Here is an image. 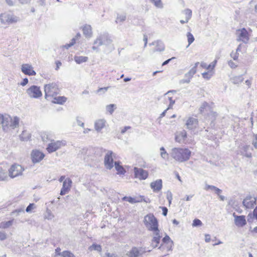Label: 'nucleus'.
I'll list each match as a JSON object with an SVG mask.
<instances>
[{
	"mask_svg": "<svg viewBox=\"0 0 257 257\" xmlns=\"http://www.w3.org/2000/svg\"><path fill=\"white\" fill-rule=\"evenodd\" d=\"M14 222V219L8 221H2L0 223V229H5L11 227Z\"/></svg>",
	"mask_w": 257,
	"mask_h": 257,
	"instance_id": "4c0bfd02",
	"label": "nucleus"
},
{
	"mask_svg": "<svg viewBox=\"0 0 257 257\" xmlns=\"http://www.w3.org/2000/svg\"><path fill=\"white\" fill-rule=\"evenodd\" d=\"M153 238L151 240V246L153 248L157 247L160 242L162 236L160 235V231H153Z\"/></svg>",
	"mask_w": 257,
	"mask_h": 257,
	"instance_id": "aec40b11",
	"label": "nucleus"
},
{
	"mask_svg": "<svg viewBox=\"0 0 257 257\" xmlns=\"http://www.w3.org/2000/svg\"><path fill=\"white\" fill-rule=\"evenodd\" d=\"M250 146L249 145H245L240 148L239 153L247 158H251L252 157L251 153L249 151Z\"/></svg>",
	"mask_w": 257,
	"mask_h": 257,
	"instance_id": "393cba45",
	"label": "nucleus"
},
{
	"mask_svg": "<svg viewBox=\"0 0 257 257\" xmlns=\"http://www.w3.org/2000/svg\"><path fill=\"white\" fill-rule=\"evenodd\" d=\"M28 82H29V80H28V78H25L23 80V81L21 82L20 84H21V85L24 86L28 83Z\"/></svg>",
	"mask_w": 257,
	"mask_h": 257,
	"instance_id": "774afa93",
	"label": "nucleus"
},
{
	"mask_svg": "<svg viewBox=\"0 0 257 257\" xmlns=\"http://www.w3.org/2000/svg\"><path fill=\"white\" fill-rule=\"evenodd\" d=\"M127 201H128V202H129L130 203H136V202H139V201L136 200L134 198H133V197H128Z\"/></svg>",
	"mask_w": 257,
	"mask_h": 257,
	"instance_id": "69168bd1",
	"label": "nucleus"
},
{
	"mask_svg": "<svg viewBox=\"0 0 257 257\" xmlns=\"http://www.w3.org/2000/svg\"><path fill=\"white\" fill-rule=\"evenodd\" d=\"M5 1H6V3L9 6H14L16 4L17 0H5Z\"/></svg>",
	"mask_w": 257,
	"mask_h": 257,
	"instance_id": "e2e57ef3",
	"label": "nucleus"
},
{
	"mask_svg": "<svg viewBox=\"0 0 257 257\" xmlns=\"http://www.w3.org/2000/svg\"><path fill=\"white\" fill-rule=\"evenodd\" d=\"M166 198L168 200L169 204H171L172 200L173 199V195L170 191H168L167 192Z\"/></svg>",
	"mask_w": 257,
	"mask_h": 257,
	"instance_id": "864d4df0",
	"label": "nucleus"
},
{
	"mask_svg": "<svg viewBox=\"0 0 257 257\" xmlns=\"http://www.w3.org/2000/svg\"><path fill=\"white\" fill-rule=\"evenodd\" d=\"M159 249L163 251H171L172 250V247H171V248L170 249H169L168 244L162 243L159 246Z\"/></svg>",
	"mask_w": 257,
	"mask_h": 257,
	"instance_id": "de8ad7c7",
	"label": "nucleus"
},
{
	"mask_svg": "<svg viewBox=\"0 0 257 257\" xmlns=\"http://www.w3.org/2000/svg\"><path fill=\"white\" fill-rule=\"evenodd\" d=\"M144 222L148 230L153 232L159 230L158 220L153 214L150 213L146 215Z\"/></svg>",
	"mask_w": 257,
	"mask_h": 257,
	"instance_id": "7ed1b4c3",
	"label": "nucleus"
},
{
	"mask_svg": "<svg viewBox=\"0 0 257 257\" xmlns=\"http://www.w3.org/2000/svg\"><path fill=\"white\" fill-rule=\"evenodd\" d=\"M170 155L175 161L182 163L190 159L191 152L187 148L175 147L171 150Z\"/></svg>",
	"mask_w": 257,
	"mask_h": 257,
	"instance_id": "f257e3e1",
	"label": "nucleus"
},
{
	"mask_svg": "<svg viewBox=\"0 0 257 257\" xmlns=\"http://www.w3.org/2000/svg\"><path fill=\"white\" fill-rule=\"evenodd\" d=\"M160 156L162 159L167 160L169 159V154L167 152L164 147H162L160 149Z\"/></svg>",
	"mask_w": 257,
	"mask_h": 257,
	"instance_id": "79ce46f5",
	"label": "nucleus"
},
{
	"mask_svg": "<svg viewBox=\"0 0 257 257\" xmlns=\"http://www.w3.org/2000/svg\"><path fill=\"white\" fill-rule=\"evenodd\" d=\"M41 137L44 142H47L49 141H52L53 138V134L50 132H43L41 134Z\"/></svg>",
	"mask_w": 257,
	"mask_h": 257,
	"instance_id": "bb28decb",
	"label": "nucleus"
},
{
	"mask_svg": "<svg viewBox=\"0 0 257 257\" xmlns=\"http://www.w3.org/2000/svg\"><path fill=\"white\" fill-rule=\"evenodd\" d=\"M89 249L91 250H95L98 251H100L101 250V246L100 245L93 244L89 247Z\"/></svg>",
	"mask_w": 257,
	"mask_h": 257,
	"instance_id": "3c124183",
	"label": "nucleus"
},
{
	"mask_svg": "<svg viewBox=\"0 0 257 257\" xmlns=\"http://www.w3.org/2000/svg\"><path fill=\"white\" fill-rule=\"evenodd\" d=\"M150 2L153 3L155 7L158 8H162L163 7V5L162 3L161 0H149Z\"/></svg>",
	"mask_w": 257,
	"mask_h": 257,
	"instance_id": "49530a36",
	"label": "nucleus"
},
{
	"mask_svg": "<svg viewBox=\"0 0 257 257\" xmlns=\"http://www.w3.org/2000/svg\"><path fill=\"white\" fill-rule=\"evenodd\" d=\"M116 108V105L114 104H110L106 105V110L110 114H112L115 109Z\"/></svg>",
	"mask_w": 257,
	"mask_h": 257,
	"instance_id": "c03bdc74",
	"label": "nucleus"
},
{
	"mask_svg": "<svg viewBox=\"0 0 257 257\" xmlns=\"http://www.w3.org/2000/svg\"><path fill=\"white\" fill-rule=\"evenodd\" d=\"M252 145L254 148L257 150V134L253 135L252 140Z\"/></svg>",
	"mask_w": 257,
	"mask_h": 257,
	"instance_id": "6e6d98bb",
	"label": "nucleus"
},
{
	"mask_svg": "<svg viewBox=\"0 0 257 257\" xmlns=\"http://www.w3.org/2000/svg\"><path fill=\"white\" fill-rule=\"evenodd\" d=\"M150 45H154L155 46V48L153 50L154 52L156 51H163L165 49V46L164 44L159 41H157L155 42H154L151 44H150Z\"/></svg>",
	"mask_w": 257,
	"mask_h": 257,
	"instance_id": "cd10ccee",
	"label": "nucleus"
},
{
	"mask_svg": "<svg viewBox=\"0 0 257 257\" xmlns=\"http://www.w3.org/2000/svg\"><path fill=\"white\" fill-rule=\"evenodd\" d=\"M7 238L8 235L6 232L5 230L0 229V240L4 241L6 240Z\"/></svg>",
	"mask_w": 257,
	"mask_h": 257,
	"instance_id": "09e8293b",
	"label": "nucleus"
},
{
	"mask_svg": "<svg viewBox=\"0 0 257 257\" xmlns=\"http://www.w3.org/2000/svg\"><path fill=\"white\" fill-rule=\"evenodd\" d=\"M31 138L30 133L27 130H24L20 135V139L23 141H27Z\"/></svg>",
	"mask_w": 257,
	"mask_h": 257,
	"instance_id": "c9c22d12",
	"label": "nucleus"
},
{
	"mask_svg": "<svg viewBox=\"0 0 257 257\" xmlns=\"http://www.w3.org/2000/svg\"><path fill=\"white\" fill-rule=\"evenodd\" d=\"M187 132L185 130L178 132L175 134V140L176 142L183 143L187 138Z\"/></svg>",
	"mask_w": 257,
	"mask_h": 257,
	"instance_id": "4be33fe9",
	"label": "nucleus"
},
{
	"mask_svg": "<svg viewBox=\"0 0 257 257\" xmlns=\"http://www.w3.org/2000/svg\"><path fill=\"white\" fill-rule=\"evenodd\" d=\"M21 71L25 75L35 76L36 74L32 66L29 64H23L21 66Z\"/></svg>",
	"mask_w": 257,
	"mask_h": 257,
	"instance_id": "a211bd4d",
	"label": "nucleus"
},
{
	"mask_svg": "<svg viewBox=\"0 0 257 257\" xmlns=\"http://www.w3.org/2000/svg\"><path fill=\"white\" fill-rule=\"evenodd\" d=\"M243 81L242 75H238L232 77L231 78V81L234 84H238Z\"/></svg>",
	"mask_w": 257,
	"mask_h": 257,
	"instance_id": "a19ab883",
	"label": "nucleus"
},
{
	"mask_svg": "<svg viewBox=\"0 0 257 257\" xmlns=\"http://www.w3.org/2000/svg\"><path fill=\"white\" fill-rule=\"evenodd\" d=\"M45 98L50 100L59 93V89L57 84L52 82L44 85Z\"/></svg>",
	"mask_w": 257,
	"mask_h": 257,
	"instance_id": "39448f33",
	"label": "nucleus"
},
{
	"mask_svg": "<svg viewBox=\"0 0 257 257\" xmlns=\"http://www.w3.org/2000/svg\"><path fill=\"white\" fill-rule=\"evenodd\" d=\"M44 218L48 220H53L55 218V215L49 208H47L43 215Z\"/></svg>",
	"mask_w": 257,
	"mask_h": 257,
	"instance_id": "c756f323",
	"label": "nucleus"
},
{
	"mask_svg": "<svg viewBox=\"0 0 257 257\" xmlns=\"http://www.w3.org/2000/svg\"><path fill=\"white\" fill-rule=\"evenodd\" d=\"M62 253H63V251L61 252V248L60 247H57V248L55 249V256H58V255H60V256H62Z\"/></svg>",
	"mask_w": 257,
	"mask_h": 257,
	"instance_id": "052dcab7",
	"label": "nucleus"
},
{
	"mask_svg": "<svg viewBox=\"0 0 257 257\" xmlns=\"http://www.w3.org/2000/svg\"><path fill=\"white\" fill-rule=\"evenodd\" d=\"M114 166L115 167V170L117 171V174L118 175H124L126 171L123 167L119 165V163L118 162H115Z\"/></svg>",
	"mask_w": 257,
	"mask_h": 257,
	"instance_id": "72a5a7b5",
	"label": "nucleus"
},
{
	"mask_svg": "<svg viewBox=\"0 0 257 257\" xmlns=\"http://www.w3.org/2000/svg\"><path fill=\"white\" fill-rule=\"evenodd\" d=\"M72 184V180L70 178H67L65 179L63 183V186L60 191V195H64L68 193L70 190Z\"/></svg>",
	"mask_w": 257,
	"mask_h": 257,
	"instance_id": "f3484780",
	"label": "nucleus"
},
{
	"mask_svg": "<svg viewBox=\"0 0 257 257\" xmlns=\"http://www.w3.org/2000/svg\"><path fill=\"white\" fill-rule=\"evenodd\" d=\"M45 155L41 151L38 150H33L31 153L32 162L34 164L40 162L44 158Z\"/></svg>",
	"mask_w": 257,
	"mask_h": 257,
	"instance_id": "f8f14e48",
	"label": "nucleus"
},
{
	"mask_svg": "<svg viewBox=\"0 0 257 257\" xmlns=\"http://www.w3.org/2000/svg\"><path fill=\"white\" fill-rule=\"evenodd\" d=\"M217 63V60H215L209 65H207L206 63L202 62L200 63V66L207 70L213 69Z\"/></svg>",
	"mask_w": 257,
	"mask_h": 257,
	"instance_id": "e433bc0d",
	"label": "nucleus"
},
{
	"mask_svg": "<svg viewBox=\"0 0 257 257\" xmlns=\"http://www.w3.org/2000/svg\"><path fill=\"white\" fill-rule=\"evenodd\" d=\"M202 77L207 80H209L212 76V73L211 72L208 71L202 73Z\"/></svg>",
	"mask_w": 257,
	"mask_h": 257,
	"instance_id": "603ef678",
	"label": "nucleus"
},
{
	"mask_svg": "<svg viewBox=\"0 0 257 257\" xmlns=\"http://www.w3.org/2000/svg\"><path fill=\"white\" fill-rule=\"evenodd\" d=\"M66 144V141L65 140H52L48 145L46 150L49 153H51L65 146Z\"/></svg>",
	"mask_w": 257,
	"mask_h": 257,
	"instance_id": "0eeeda50",
	"label": "nucleus"
},
{
	"mask_svg": "<svg viewBox=\"0 0 257 257\" xmlns=\"http://www.w3.org/2000/svg\"><path fill=\"white\" fill-rule=\"evenodd\" d=\"M176 93V90H172L168 91L167 93H166L165 94V96H167L168 99V100H169V102H170L169 106L168 107V109H172L173 108V106L174 104L175 103V100L173 99L172 97L170 96V94L171 93L174 94V93Z\"/></svg>",
	"mask_w": 257,
	"mask_h": 257,
	"instance_id": "a878e982",
	"label": "nucleus"
},
{
	"mask_svg": "<svg viewBox=\"0 0 257 257\" xmlns=\"http://www.w3.org/2000/svg\"><path fill=\"white\" fill-rule=\"evenodd\" d=\"M62 257H76L75 255L69 250H65L63 251Z\"/></svg>",
	"mask_w": 257,
	"mask_h": 257,
	"instance_id": "8fccbe9b",
	"label": "nucleus"
},
{
	"mask_svg": "<svg viewBox=\"0 0 257 257\" xmlns=\"http://www.w3.org/2000/svg\"><path fill=\"white\" fill-rule=\"evenodd\" d=\"M185 121L186 128L188 130H195L198 126V120L195 117L189 116L186 118Z\"/></svg>",
	"mask_w": 257,
	"mask_h": 257,
	"instance_id": "ddd939ff",
	"label": "nucleus"
},
{
	"mask_svg": "<svg viewBox=\"0 0 257 257\" xmlns=\"http://www.w3.org/2000/svg\"><path fill=\"white\" fill-rule=\"evenodd\" d=\"M36 208L34 203H30L27 207L26 211L27 212H31L32 210Z\"/></svg>",
	"mask_w": 257,
	"mask_h": 257,
	"instance_id": "5fc2aeb1",
	"label": "nucleus"
},
{
	"mask_svg": "<svg viewBox=\"0 0 257 257\" xmlns=\"http://www.w3.org/2000/svg\"><path fill=\"white\" fill-rule=\"evenodd\" d=\"M234 218V224L238 227H242L246 224L245 216L244 215H237L235 213L233 214Z\"/></svg>",
	"mask_w": 257,
	"mask_h": 257,
	"instance_id": "6ab92c4d",
	"label": "nucleus"
},
{
	"mask_svg": "<svg viewBox=\"0 0 257 257\" xmlns=\"http://www.w3.org/2000/svg\"><path fill=\"white\" fill-rule=\"evenodd\" d=\"M20 118L18 116L12 117L8 114H6V117L2 124L3 130L5 132H10L12 130L17 128L19 125Z\"/></svg>",
	"mask_w": 257,
	"mask_h": 257,
	"instance_id": "f03ea898",
	"label": "nucleus"
},
{
	"mask_svg": "<svg viewBox=\"0 0 257 257\" xmlns=\"http://www.w3.org/2000/svg\"><path fill=\"white\" fill-rule=\"evenodd\" d=\"M204 189L205 190H211L214 191V189H215V186H213V185L206 184Z\"/></svg>",
	"mask_w": 257,
	"mask_h": 257,
	"instance_id": "680f3d73",
	"label": "nucleus"
},
{
	"mask_svg": "<svg viewBox=\"0 0 257 257\" xmlns=\"http://www.w3.org/2000/svg\"><path fill=\"white\" fill-rule=\"evenodd\" d=\"M19 21V17L15 15L12 12H5L0 14V21L3 25L15 24Z\"/></svg>",
	"mask_w": 257,
	"mask_h": 257,
	"instance_id": "20e7f679",
	"label": "nucleus"
},
{
	"mask_svg": "<svg viewBox=\"0 0 257 257\" xmlns=\"http://www.w3.org/2000/svg\"><path fill=\"white\" fill-rule=\"evenodd\" d=\"M236 34L238 41H241L245 44L247 43L249 37L248 33L245 29L242 28L237 30Z\"/></svg>",
	"mask_w": 257,
	"mask_h": 257,
	"instance_id": "9b49d317",
	"label": "nucleus"
},
{
	"mask_svg": "<svg viewBox=\"0 0 257 257\" xmlns=\"http://www.w3.org/2000/svg\"><path fill=\"white\" fill-rule=\"evenodd\" d=\"M106 121L104 119H98L95 121L94 126L95 130L97 133L101 132L103 128L105 127Z\"/></svg>",
	"mask_w": 257,
	"mask_h": 257,
	"instance_id": "412c9836",
	"label": "nucleus"
},
{
	"mask_svg": "<svg viewBox=\"0 0 257 257\" xmlns=\"http://www.w3.org/2000/svg\"><path fill=\"white\" fill-rule=\"evenodd\" d=\"M126 19V14L125 13L117 14L115 19V23L121 24L124 22Z\"/></svg>",
	"mask_w": 257,
	"mask_h": 257,
	"instance_id": "f704fd0d",
	"label": "nucleus"
},
{
	"mask_svg": "<svg viewBox=\"0 0 257 257\" xmlns=\"http://www.w3.org/2000/svg\"><path fill=\"white\" fill-rule=\"evenodd\" d=\"M216 115H217V114L215 112H213V111H210V114L209 115V117H210V119L212 121L215 118Z\"/></svg>",
	"mask_w": 257,
	"mask_h": 257,
	"instance_id": "0e129e2a",
	"label": "nucleus"
},
{
	"mask_svg": "<svg viewBox=\"0 0 257 257\" xmlns=\"http://www.w3.org/2000/svg\"><path fill=\"white\" fill-rule=\"evenodd\" d=\"M81 29L84 36L88 39L92 37L93 32L91 25L89 24H85L81 27Z\"/></svg>",
	"mask_w": 257,
	"mask_h": 257,
	"instance_id": "5701e85b",
	"label": "nucleus"
},
{
	"mask_svg": "<svg viewBox=\"0 0 257 257\" xmlns=\"http://www.w3.org/2000/svg\"><path fill=\"white\" fill-rule=\"evenodd\" d=\"M228 65L232 69H235L237 67V65L232 60H229L228 61Z\"/></svg>",
	"mask_w": 257,
	"mask_h": 257,
	"instance_id": "bf43d9fd",
	"label": "nucleus"
},
{
	"mask_svg": "<svg viewBox=\"0 0 257 257\" xmlns=\"http://www.w3.org/2000/svg\"><path fill=\"white\" fill-rule=\"evenodd\" d=\"M9 180L6 169L0 167V181H8Z\"/></svg>",
	"mask_w": 257,
	"mask_h": 257,
	"instance_id": "c85d7f7f",
	"label": "nucleus"
},
{
	"mask_svg": "<svg viewBox=\"0 0 257 257\" xmlns=\"http://www.w3.org/2000/svg\"><path fill=\"white\" fill-rule=\"evenodd\" d=\"M199 64V62H196L194 66L190 70V71L185 74V77H189V78L191 79L193 75L196 73L197 71V67Z\"/></svg>",
	"mask_w": 257,
	"mask_h": 257,
	"instance_id": "7c9ffc66",
	"label": "nucleus"
},
{
	"mask_svg": "<svg viewBox=\"0 0 257 257\" xmlns=\"http://www.w3.org/2000/svg\"><path fill=\"white\" fill-rule=\"evenodd\" d=\"M134 175L136 178L140 180L146 179L149 175L148 172L142 168H134Z\"/></svg>",
	"mask_w": 257,
	"mask_h": 257,
	"instance_id": "4468645a",
	"label": "nucleus"
},
{
	"mask_svg": "<svg viewBox=\"0 0 257 257\" xmlns=\"http://www.w3.org/2000/svg\"><path fill=\"white\" fill-rule=\"evenodd\" d=\"M111 42V40L108 39L106 36L101 35L95 40L93 44L97 45V46H100L103 45H109Z\"/></svg>",
	"mask_w": 257,
	"mask_h": 257,
	"instance_id": "dca6fc26",
	"label": "nucleus"
},
{
	"mask_svg": "<svg viewBox=\"0 0 257 257\" xmlns=\"http://www.w3.org/2000/svg\"><path fill=\"white\" fill-rule=\"evenodd\" d=\"M230 57L234 60H237L238 58L239 54L238 53H237L236 52L232 51L230 53Z\"/></svg>",
	"mask_w": 257,
	"mask_h": 257,
	"instance_id": "13d9d810",
	"label": "nucleus"
},
{
	"mask_svg": "<svg viewBox=\"0 0 257 257\" xmlns=\"http://www.w3.org/2000/svg\"><path fill=\"white\" fill-rule=\"evenodd\" d=\"M186 36L188 43V45L187 47H188L194 41L195 39L193 35L190 32H188Z\"/></svg>",
	"mask_w": 257,
	"mask_h": 257,
	"instance_id": "a18cd8bd",
	"label": "nucleus"
},
{
	"mask_svg": "<svg viewBox=\"0 0 257 257\" xmlns=\"http://www.w3.org/2000/svg\"><path fill=\"white\" fill-rule=\"evenodd\" d=\"M183 13L185 15V19L189 21L192 17V11L189 9H186L183 11Z\"/></svg>",
	"mask_w": 257,
	"mask_h": 257,
	"instance_id": "37998d69",
	"label": "nucleus"
},
{
	"mask_svg": "<svg viewBox=\"0 0 257 257\" xmlns=\"http://www.w3.org/2000/svg\"><path fill=\"white\" fill-rule=\"evenodd\" d=\"M162 209L163 215L166 216L167 215L168 209L166 207H160Z\"/></svg>",
	"mask_w": 257,
	"mask_h": 257,
	"instance_id": "338daca9",
	"label": "nucleus"
},
{
	"mask_svg": "<svg viewBox=\"0 0 257 257\" xmlns=\"http://www.w3.org/2000/svg\"><path fill=\"white\" fill-rule=\"evenodd\" d=\"M162 180L158 179L150 184V187L154 192H159L162 188Z\"/></svg>",
	"mask_w": 257,
	"mask_h": 257,
	"instance_id": "b1692460",
	"label": "nucleus"
},
{
	"mask_svg": "<svg viewBox=\"0 0 257 257\" xmlns=\"http://www.w3.org/2000/svg\"><path fill=\"white\" fill-rule=\"evenodd\" d=\"M146 252V248L133 246L126 253L127 257H142Z\"/></svg>",
	"mask_w": 257,
	"mask_h": 257,
	"instance_id": "1a4fd4ad",
	"label": "nucleus"
},
{
	"mask_svg": "<svg viewBox=\"0 0 257 257\" xmlns=\"http://www.w3.org/2000/svg\"><path fill=\"white\" fill-rule=\"evenodd\" d=\"M52 98L53 99L52 100V102L53 103L63 104L66 101L67 98L64 96H55Z\"/></svg>",
	"mask_w": 257,
	"mask_h": 257,
	"instance_id": "473e14b6",
	"label": "nucleus"
},
{
	"mask_svg": "<svg viewBox=\"0 0 257 257\" xmlns=\"http://www.w3.org/2000/svg\"><path fill=\"white\" fill-rule=\"evenodd\" d=\"M162 242L164 244H168L169 249H170L171 247H173L174 244L173 241L168 235H166L162 239Z\"/></svg>",
	"mask_w": 257,
	"mask_h": 257,
	"instance_id": "58836bf2",
	"label": "nucleus"
},
{
	"mask_svg": "<svg viewBox=\"0 0 257 257\" xmlns=\"http://www.w3.org/2000/svg\"><path fill=\"white\" fill-rule=\"evenodd\" d=\"M74 60L77 64H80L86 62L88 60V58L86 56L75 55Z\"/></svg>",
	"mask_w": 257,
	"mask_h": 257,
	"instance_id": "2f4dec72",
	"label": "nucleus"
},
{
	"mask_svg": "<svg viewBox=\"0 0 257 257\" xmlns=\"http://www.w3.org/2000/svg\"><path fill=\"white\" fill-rule=\"evenodd\" d=\"M115 157V154L110 150H107L104 158V165L105 167L109 170L114 167L113 157Z\"/></svg>",
	"mask_w": 257,
	"mask_h": 257,
	"instance_id": "9d476101",
	"label": "nucleus"
},
{
	"mask_svg": "<svg viewBox=\"0 0 257 257\" xmlns=\"http://www.w3.org/2000/svg\"><path fill=\"white\" fill-rule=\"evenodd\" d=\"M24 168L18 164H14L11 166L8 170L9 178L14 179L16 177L22 175Z\"/></svg>",
	"mask_w": 257,
	"mask_h": 257,
	"instance_id": "423d86ee",
	"label": "nucleus"
},
{
	"mask_svg": "<svg viewBox=\"0 0 257 257\" xmlns=\"http://www.w3.org/2000/svg\"><path fill=\"white\" fill-rule=\"evenodd\" d=\"M201 113H206L208 111H210V107L209 104L206 102H203L199 108Z\"/></svg>",
	"mask_w": 257,
	"mask_h": 257,
	"instance_id": "ea45409f",
	"label": "nucleus"
},
{
	"mask_svg": "<svg viewBox=\"0 0 257 257\" xmlns=\"http://www.w3.org/2000/svg\"><path fill=\"white\" fill-rule=\"evenodd\" d=\"M26 93L30 98L38 99L42 97V92L40 87L37 85H32L26 90Z\"/></svg>",
	"mask_w": 257,
	"mask_h": 257,
	"instance_id": "6e6552de",
	"label": "nucleus"
},
{
	"mask_svg": "<svg viewBox=\"0 0 257 257\" xmlns=\"http://www.w3.org/2000/svg\"><path fill=\"white\" fill-rule=\"evenodd\" d=\"M256 198L254 196H248L243 201V205L246 209L253 208L256 204Z\"/></svg>",
	"mask_w": 257,
	"mask_h": 257,
	"instance_id": "2eb2a0df",
	"label": "nucleus"
},
{
	"mask_svg": "<svg viewBox=\"0 0 257 257\" xmlns=\"http://www.w3.org/2000/svg\"><path fill=\"white\" fill-rule=\"evenodd\" d=\"M202 225V222L200 220L198 219H195L192 223L193 226H201Z\"/></svg>",
	"mask_w": 257,
	"mask_h": 257,
	"instance_id": "4d7b16f0",
	"label": "nucleus"
}]
</instances>
